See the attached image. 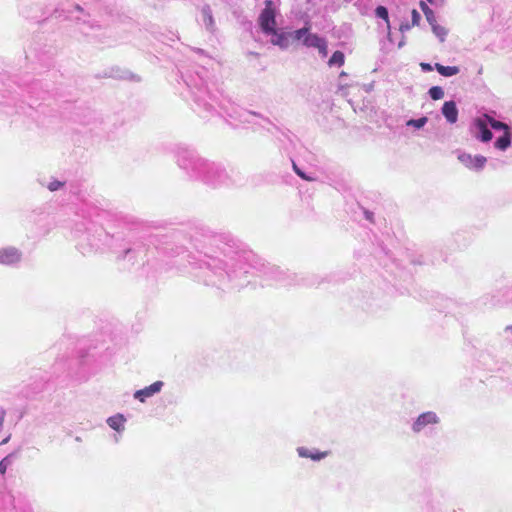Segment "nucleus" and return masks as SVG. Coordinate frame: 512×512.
I'll list each match as a JSON object with an SVG mask.
<instances>
[{"mask_svg":"<svg viewBox=\"0 0 512 512\" xmlns=\"http://www.w3.org/2000/svg\"><path fill=\"white\" fill-rule=\"evenodd\" d=\"M259 24L261 29L267 34H276L275 26V10L273 8V2L267 0L265 2V8L260 14Z\"/></svg>","mask_w":512,"mask_h":512,"instance_id":"obj_1","label":"nucleus"},{"mask_svg":"<svg viewBox=\"0 0 512 512\" xmlns=\"http://www.w3.org/2000/svg\"><path fill=\"white\" fill-rule=\"evenodd\" d=\"M294 38L297 40H302L305 46L314 48H318L319 45L325 40L316 34L309 33L307 28L296 30L294 32Z\"/></svg>","mask_w":512,"mask_h":512,"instance_id":"obj_2","label":"nucleus"},{"mask_svg":"<svg viewBox=\"0 0 512 512\" xmlns=\"http://www.w3.org/2000/svg\"><path fill=\"white\" fill-rule=\"evenodd\" d=\"M459 161L470 169L480 170L486 164V157L482 155L472 156L470 154H462L458 157Z\"/></svg>","mask_w":512,"mask_h":512,"instance_id":"obj_3","label":"nucleus"},{"mask_svg":"<svg viewBox=\"0 0 512 512\" xmlns=\"http://www.w3.org/2000/svg\"><path fill=\"white\" fill-rule=\"evenodd\" d=\"M488 121L486 120L485 116L479 117L475 119L474 126L478 131L477 138L480 139L482 142H488L492 139L493 134L488 128Z\"/></svg>","mask_w":512,"mask_h":512,"instance_id":"obj_4","label":"nucleus"},{"mask_svg":"<svg viewBox=\"0 0 512 512\" xmlns=\"http://www.w3.org/2000/svg\"><path fill=\"white\" fill-rule=\"evenodd\" d=\"M163 385L164 384L162 381H156L143 389L137 390L134 394V397L138 399L140 402H145L147 398L160 392Z\"/></svg>","mask_w":512,"mask_h":512,"instance_id":"obj_5","label":"nucleus"},{"mask_svg":"<svg viewBox=\"0 0 512 512\" xmlns=\"http://www.w3.org/2000/svg\"><path fill=\"white\" fill-rule=\"evenodd\" d=\"M438 422V418L433 412H426L421 414L413 424L415 432L421 431L426 425Z\"/></svg>","mask_w":512,"mask_h":512,"instance_id":"obj_6","label":"nucleus"},{"mask_svg":"<svg viewBox=\"0 0 512 512\" xmlns=\"http://www.w3.org/2000/svg\"><path fill=\"white\" fill-rule=\"evenodd\" d=\"M20 260V253L15 248H4L0 250V264H13Z\"/></svg>","mask_w":512,"mask_h":512,"instance_id":"obj_7","label":"nucleus"},{"mask_svg":"<svg viewBox=\"0 0 512 512\" xmlns=\"http://www.w3.org/2000/svg\"><path fill=\"white\" fill-rule=\"evenodd\" d=\"M442 114L450 123H455L458 118V110L454 101H446L442 107Z\"/></svg>","mask_w":512,"mask_h":512,"instance_id":"obj_8","label":"nucleus"},{"mask_svg":"<svg viewBox=\"0 0 512 512\" xmlns=\"http://www.w3.org/2000/svg\"><path fill=\"white\" fill-rule=\"evenodd\" d=\"M297 452L299 454V456L301 457H305V458H310L312 460H321L323 459L324 457L327 456V452H311L309 451L308 449L304 448V447H300L297 449Z\"/></svg>","mask_w":512,"mask_h":512,"instance_id":"obj_9","label":"nucleus"},{"mask_svg":"<svg viewBox=\"0 0 512 512\" xmlns=\"http://www.w3.org/2000/svg\"><path fill=\"white\" fill-rule=\"evenodd\" d=\"M435 69L440 75L445 77L454 76L459 73V68L457 66H444L442 64L436 63Z\"/></svg>","mask_w":512,"mask_h":512,"instance_id":"obj_10","label":"nucleus"},{"mask_svg":"<svg viewBox=\"0 0 512 512\" xmlns=\"http://www.w3.org/2000/svg\"><path fill=\"white\" fill-rule=\"evenodd\" d=\"M107 423L112 429L120 431L124 427L125 418L122 414H116L114 416L109 417Z\"/></svg>","mask_w":512,"mask_h":512,"instance_id":"obj_11","label":"nucleus"},{"mask_svg":"<svg viewBox=\"0 0 512 512\" xmlns=\"http://www.w3.org/2000/svg\"><path fill=\"white\" fill-rule=\"evenodd\" d=\"M494 145L499 150H506L511 145L510 130L504 132V134L496 140Z\"/></svg>","mask_w":512,"mask_h":512,"instance_id":"obj_12","label":"nucleus"},{"mask_svg":"<svg viewBox=\"0 0 512 512\" xmlns=\"http://www.w3.org/2000/svg\"><path fill=\"white\" fill-rule=\"evenodd\" d=\"M488 124L495 130H504V132L509 131V126L501 121L495 120L491 116L484 114Z\"/></svg>","mask_w":512,"mask_h":512,"instance_id":"obj_13","label":"nucleus"},{"mask_svg":"<svg viewBox=\"0 0 512 512\" xmlns=\"http://www.w3.org/2000/svg\"><path fill=\"white\" fill-rule=\"evenodd\" d=\"M345 61V56L341 51H335L330 57L328 64L329 66L338 65L342 66Z\"/></svg>","mask_w":512,"mask_h":512,"instance_id":"obj_14","label":"nucleus"},{"mask_svg":"<svg viewBox=\"0 0 512 512\" xmlns=\"http://www.w3.org/2000/svg\"><path fill=\"white\" fill-rule=\"evenodd\" d=\"M420 8L425 14L427 21L430 24H433L435 22V17L433 11L429 8V6L424 1H421Z\"/></svg>","mask_w":512,"mask_h":512,"instance_id":"obj_15","label":"nucleus"},{"mask_svg":"<svg viewBox=\"0 0 512 512\" xmlns=\"http://www.w3.org/2000/svg\"><path fill=\"white\" fill-rule=\"evenodd\" d=\"M429 95L433 100H440L444 97V91L440 86H433L429 89Z\"/></svg>","mask_w":512,"mask_h":512,"instance_id":"obj_16","label":"nucleus"},{"mask_svg":"<svg viewBox=\"0 0 512 512\" xmlns=\"http://www.w3.org/2000/svg\"><path fill=\"white\" fill-rule=\"evenodd\" d=\"M375 15L381 19H383L387 24H389V15L388 10L384 6H378L375 9Z\"/></svg>","mask_w":512,"mask_h":512,"instance_id":"obj_17","label":"nucleus"},{"mask_svg":"<svg viewBox=\"0 0 512 512\" xmlns=\"http://www.w3.org/2000/svg\"><path fill=\"white\" fill-rule=\"evenodd\" d=\"M431 26L436 36L439 37L441 41H444V38L447 34L446 29L442 26L437 25L435 22L431 24Z\"/></svg>","mask_w":512,"mask_h":512,"instance_id":"obj_18","label":"nucleus"},{"mask_svg":"<svg viewBox=\"0 0 512 512\" xmlns=\"http://www.w3.org/2000/svg\"><path fill=\"white\" fill-rule=\"evenodd\" d=\"M427 122V118L426 117H422V118H419V119H413V120H410L408 121V125H413L414 127L416 128H421L423 127Z\"/></svg>","mask_w":512,"mask_h":512,"instance_id":"obj_19","label":"nucleus"},{"mask_svg":"<svg viewBox=\"0 0 512 512\" xmlns=\"http://www.w3.org/2000/svg\"><path fill=\"white\" fill-rule=\"evenodd\" d=\"M421 20V16L416 9H413L411 12V23L412 26H418Z\"/></svg>","mask_w":512,"mask_h":512,"instance_id":"obj_20","label":"nucleus"},{"mask_svg":"<svg viewBox=\"0 0 512 512\" xmlns=\"http://www.w3.org/2000/svg\"><path fill=\"white\" fill-rule=\"evenodd\" d=\"M319 53L323 56V57H326L327 54H328V50H327V43L326 41L324 40L320 45L319 47L317 48Z\"/></svg>","mask_w":512,"mask_h":512,"instance_id":"obj_21","label":"nucleus"},{"mask_svg":"<svg viewBox=\"0 0 512 512\" xmlns=\"http://www.w3.org/2000/svg\"><path fill=\"white\" fill-rule=\"evenodd\" d=\"M276 36V39H272V43L273 44H276V45H280V46H283L284 45V40H285V37L284 35L280 34V35H277V34H274Z\"/></svg>","mask_w":512,"mask_h":512,"instance_id":"obj_22","label":"nucleus"},{"mask_svg":"<svg viewBox=\"0 0 512 512\" xmlns=\"http://www.w3.org/2000/svg\"><path fill=\"white\" fill-rule=\"evenodd\" d=\"M8 467L7 458H4L0 461V473L4 475L6 473Z\"/></svg>","mask_w":512,"mask_h":512,"instance_id":"obj_23","label":"nucleus"},{"mask_svg":"<svg viewBox=\"0 0 512 512\" xmlns=\"http://www.w3.org/2000/svg\"><path fill=\"white\" fill-rule=\"evenodd\" d=\"M63 185V183L59 182V181H54V182H51L49 185H48V188L49 190L51 191H56L57 189H59L61 186Z\"/></svg>","mask_w":512,"mask_h":512,"instance_id":"obj_24","label":"nucleus"},{"mask_svg":"<svg viewBox=\"0 0 512 512\" xmlns=\"http://www.w3.org/2000/svg\"><path fill=\"white\" fill-rule=\"evenodd\" d=\"M420 66L423 71H427V72L432 71V69H433L431 64H429V63H421Z\"/></svg>","mask_w":512,"mask_h":512,"instance_id":"obj_25","label":"nucleus"},{"mask_svg":"<svg viewBox=\"0 0 512 512\" xmlns=\"http://www.w3.org/2000/svg\"><path fill=\"white\" fill-rule=\"evenodd\" d=\"M5 415H6L5 411L3 409H0V430L3 427Z\"/></svg>","mask_w":512,"mask_h":512,"instance_id":"obj_26","label":"nucleus"},{"mask_svg":"<svg viewBox=\"0 0 512 512\" xmlns=\"http://www.w3.org/2000/svg\"><path fill=\"white\" fill-rule=\"evenodd\" d=\"M293 169L295 171V173L299 176V173H301L302 171L296 166L295 163H293Z\"/></svg>","mask_w":512,"mask_h":512,"instance_id":"obj_27","label":"nucleus"},{"mask_svg":"<svg viewBox=\"0 0 512 512\" xmlns=\"http://www.w3.org/2000/svg\"><path fill=\"white\" fill-rule=\"evenodd\" d=\"M10 437H11V435H8L5 439H3V440L0 442V445H3V444L8 443V441L10 440Z\"/></svg>","mask_w":512,"mask_h":512,"instance_id":"obj_28","label":"nucleus"},{"mask_svg":"<svg viewBox=\"0 0 512 512\" xmlns=\"http://www.w3.org/2000/svg\"><path fill=\"white\" fill-rule=\"evenodd\" d=\"M299 177L305 180H310V178H308L303 172L299 173Z\"/></svg>","mask_w":512,"mask_h":512,"instance_id":"obj_29","label":"nucleus"}]
</instances>
